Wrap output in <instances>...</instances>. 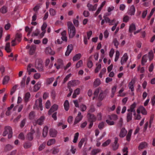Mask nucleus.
<instances>
[{"mask_svg":"<svg viewBox=\"0 0 155 155\" xmlns=\"http://www.w3.org/2000/svg\"><path fill=\"white\" fill-rule=\"evenodd\" d=\"M101 84V81L98 78H97L94 83V86L96 87L99 86Z\"/></svg>","mask_w":155,"mask_h":155,"instance_id":"34","label":"nucleus"},{"mask_svg":"<svg viewBox=\"0 0 155 155\" xmlns=\"http://www.w3.org/2000/svg\"><path fill=\"white\" fill-rule=\"evenodd\" d=\"M36 48V45H32L30 48V50L29 52V54L31 55L33 54Z\"/></svg>","mask_w":155,"mask_h":155,"instance_id":"21","label":"nucleus"},{"mask_svg":"<svg viewBox=\"0 0 155 155\" xmlns=\"http://www.w3.org/2000/svg\"><path fill=\"white\" fill-rule=\"evenodd\" d=\"M124 90V89L123 88H121V89L118 92V96L121 97H124L126 95V94L123 92Z\"/></svg>","mask_w":155,"mask_h":155,"instance_id":"26","label":"nucleus"},{"mask_svg":"<svg viewBox=\"0 0 155 155\" xmlns=\"http://www.w3.org/2000/svg\"><path fill=\"white\" fill-rule=\"evenodd\" d=\"M35 117V113L32 111L30 113L29 115V117L30 119L32 120Z\"/></svg>","mask_w":155,"mask_h":155,"instance_id":"56","label":"nucleus"},{"mask_svg":"<svg viewBox=\"0 0 155 155\" xmlns=\"http://www.w3.org/2000/svg\"><path fill=\"white\" fill-rule=\"evenodd\" d=\"M117 88V86H114L112 88V90H111L112 93L113 95L112 97L114 95V94L115 93V92L116 91Z\"/></svg>","mask_w":155,"mask_h":155,"instance_id":"62","label":"nucleus"},{"mask_svg":"<svg viewBox=\"0 0 155 155\" xmlns=\"http://www.w3.org/2000/svg\"><path fill=\"white\" fill-rule=\"evenodd\" d=\"M97 6V4L93 5L90 3H88L87 5V7L90 11H95L96 9Z\"/></svg>","mask_w":155,"mask_h":155,"instance_id":"12","label":"nucleus"},{"mask_svg":"<svg viewBox=\"0 0 155 155\" xmlns=\"http://www.w3.org/2000/svg\"><path fill=\"white\" fill-rule=\"evenodd\" d=\"M96 67L94 71L95 73H97L99 71V70L101 69V65L100 64H96Z\"/></svg>","mask_w":155,"mask_h":155,"instance_id":"39","label":"nucleus"},{"mask_svg":"<svg viewBox=\"0 0 155 155\" xmlns=\"http://www.w3.org/2000/svg\"><path fill=\"white\" fill-rule=\"evenodd\" d=\"M147 146V144L146 142H142L140 143L139 146V150H141L143 149L146 147Z\"/></svg>","mask_w":155,"mask_h":155,"instance_id":"30","label":"nucleus"},{"mask_svg":"<svg viewBox=\"0 0 155 155\" xmlns=\"http://www.w3.org/2000/svg\"><path fill=\"white\" fill-rule=\"evenodd\" d=\"M148 57L150 61H151L153 59V53L152 51H151L149 52Z\"/></svg>","mask_w":155,"mask_h":155,"instance_id":"38","label":"nucleus"},{"mask_svg":"<svg viewBox=\"0 0 155 155\" xmlns=\"http://www.w3.org/2000/svg\"><path fill=\"white\" fill-rule=\"evenodd\" d=\"M87 117L91 122L94 121L96 120V117L93 114H87Z\"/></svg>","mask_w":155,"mask_h":155,"instance_id":"22","label":"nucleus"},{"mask_svg":"<svg viewBox=\"0 0 155 155\" xmlns=\"http://www.w3.org/2000/svg\"><path fill=\"white\" fill-rule=\"evenodd\" d=\"M45 52L47 54H50L51 55H54L55 54V52L52 50L50 47H48L46 48Z\"/></svg>","mask_w":155,"mask_h":155,"instance_id":"15","label":"nucleus"},{"mask_svg":"<svg viewBox=\"0 0 155 155\" xmlns=\"http://www.w3.org/2000/svg\"><path fill=\"white\" fill-rule=\"evenodd\" d=\"M50 15L51 16L55 15L56 13V11L53 8H51L49 9Z\"/></svg>","mask_w":155,"mask_h":155,"instance_id":"49","label":"nucleus"},{"mask_svg":"<svg viewBox=\"0 0 155 155\" xmlns=\"http://www.w3.org/2000/svg\"><path fill=\"white\" fill-rule=\"evenodd\" d=\"M106 69L105 68H103L101 71L99 76L100 78H102L103 75L106 72Z\"/></svg>","mask_w":155,"mask_h":155,"instance_id":"42","label":"nucleus"},{"mask_svg":"<svg viewBox=\"0 0 155 155\" xmlns=\"http://www.w3.org/2000/svg\"><path fill=\"white\" fill-rule=\"evenodd\" d=\"M48 128L47 127L45 126L43 130L42 135L44 137H45L48 134Z\"/></svg>","mask_w":155,"mask_h":155,"instance_id":"23","label":"nucleus"},{"mask_svg":"<svg viewBox=\"0 0 155 155\" xmlns=\"http://www.w3.org/2000/svg\"><path fill=\"white\" fill-rule=\"evenodd\" d=\"M83 116L81 115L80 112L78 113L77 116L76 117L74 123V125H75L78 123L82 119Z\"/></svg>","mask_w":155,"mask_h":155,"instance_id":"5","label":"nucleus"},{"mask_svg":"<svg viewBox=\"0 0 155 155\" xmlns=\"http://www.w3.org/2000/svg\"><path fill=\"white\" fill-rule=\"evenodd\" d=\"M0 11L2 13H5L7 12V8L5 6H3L1 9Z\"/></svg>","mask_w":155,"mask_h":155,"instance_id":"53","label":"nucleus"},{"mask_svg":"<svg viewBox=\"0 0 155 155\" xmlns=\"http://www.w3.org/2000/svg\"><path fill=\"white\" fill-rule=\"evenodd\" d=\"M130 19V17L127 15H125L123 18V21L125 22H127Z\"/></svg>","mask_w":155,"mask_h":155,"instance_id":"52","label":"nucleus"},{"mask_svg":"<svg viewBox=\"0 0 155 155\" xmlns=\"http://www.w3.org/2000/svg\"><path fill=\"white\" fill-rule=\"evenodd\" d=\"M31 94L29 92H27L24 95L23 99L25 102H28L29 100Z\"/></svg>","mask_w":155,"mask_h":155,"instance_id":"16","label":"nucleus"},{"mask_svg":"<svg viewBox=\"0 0 155 155\" xmlns=\"http://www.w3.org/2000/svg\"><path fill=\"white\" fill-rule=\"evenodd\" d=\"M127 131L124 128H122L121 129L119 134V137H124L127 134Z\"/></svg>","mask_w":155,"mask_h":155,"instance_id":"13","label":"nucleus"},{"mask_svg":"<svg viewBox=\"0 0 155 155\" xmlns=\"http://www.w3.org/2000/svg\"><path fill=\"white\" fill-rule=\"evenodd\" d=\"M101 150L99 149H96L93 150L91 153V155H96L97 153L100 152Z\"/></svg>","mask_w":155,"mask_h":155,"instance_id":"48","label":"nucleus"},{"mask_svg":"<svg viewBox=\"0 0 155 155\" xmlns=\"http://www.w3.org/2000/svg\"><path fill=\"white\" fill-rule=\"evenodd\" d=\"M129 112L127 114V120L128 122L131 120L132 116V112Z\"/></svg>","mask_w":155,"mask_h":155,"instance_id":"46","label":"nucleus"},{"mask_svg":"<svg viewBox=\"0 0 155 155\" xmlns=\"http://www.w3.org/2000/svg\"><path fill=\"white\" fill-rule=\"evenodd\" d=\"M132 132L133 130L132 129H130L129 130L126 136L127 140V141H129L130 140Z\"/></svg>","mask_w":155,"mask_h":155,"instance_id":"28","label":"nucleus"},{"mask_svg":"<svg viewBox=\"0 0 155 155\" xmlns=\"http://www.w3.org/2000/svg\"><path fill=\"white\" fill-rule=\"evenodd\" d=\"M106 3V2L105 1H103L102 3L100 5L99 7L98 8L96 12L95 15L94 16L95 17H96L98 14L101 11L102 9V8L105 5Z\"/></svg>","mask_w":155,"mask_h":155,"instance_id":"11","label":"nucleus"},{"mask_svg":"<svg viewBox=\"0 0 155 155\" xmlns=\"http://www.w3.org/2000/svg\"><path fill=\"white\" fill-rule=\"evenodd\" d=\"M137 112L138 114L141 113L143 115H146L147 112L145 108L142 106L139 107L137 110Z\"/></svg>","mask_w":155,"mask_h":155,"instance_id":"4","label":"nucleus"},{"mask_svg":"<svg viewBox=\"0 0 155 155\" xmlns=\"http://www.w3.org/2000/svg\"><path fill=\"white\" fill-rule=\"evenodd\" d=\"M57 134V131L54 129H50L49 131V134L50 136L53 137H56Z\"/></svg>","mask_w":155,"mask_h":155,"instance_id":"14","label":"nucleus"},{"mask_svg":"<svg viewBox=\"0 0 155 155\" xmlns=\"http://www.w3.org/2000/svg\"><path fill=\"white\" fill-rule=\"evenodd\" d=\"M134 80H132L129 83V87L130 89L131 90V91H134Z\"/></svg>","mask_w":155,"mask_h":155,"instance_id":"31","label":"nucleus"},{"mask_svg":"<svg viewBox=\"0 0 155 155\" xmlns=\"http://www.w3.org/2000/svg\"><path fill=\"white\" fill-rule=\"evenodd\" d=\"M39 35V30L37 28L35 31L33 32L31 35L32 37H35Z\"/></svg>","mask_w":155,"mask_h":155,"instance_id":"44","label":"nucleus"},{"mask_svg":"<svg viewBox=\"0 0 155 155\" xmlns=\"http://www.w3.org/2000/svg\"><path fill=\"white\" fill-rule=\"evenodd\" d=\"M64 105L65 110L66 111H68V110L69 108V103L68 100H66L65 101L64 103Z\"/></svg>","mask_w":155,"mask_h":155,"instance_id":"24","label":"nucleus"},{"mask_svg":"<svg viewBox=\"0 0 155 155\" xmlns=\"http://www.w3.org/2000/svg\"><path fill=\"white\" fill-rule=\"evenodd\" d=\"M80 92V90L79 88H77L74 91L72 95V97L73 98H75L77 95H78Z\"/></svg>","mask_w":155,"mask_h":155,"instance_id":"20","label":"nucleus"},{"mask_svg":"<svg viewBox=\"0 0 155 155\" xmlns=\"http://www.w3.org/2000/svg\"><path fill=\"white\" fill-rule=\"evenodd\" d=\"M137 70L138 71H140L141 73H143L145 71L144 68L143 67H141L140 65L138 67Z\"/></svg>","mask_w":155,"mask_h":155,"instance_id":"50","label":"nucleus"},{"mask_svg":"<svg viewBox=\"0 0 155 155\" xmlns=\"http://www.w3.org/2000/svg\"><path fill=\"white\" fill-rule=\"evenodd\" d=\"M22 37V35L21 34H17L16 35V38L15 39L18 41H21V38Z\"/></svg>","mask_w":155,"mask_h":155,"instance_id":"51","label":"nucleus"},{"mask_svg":"<svg viewBox=\"0 0 155 155\" xmlns=\"http://www.w3.org/2000/svg\"><path fill=\"white\" fill-rule=\"evenodd\" d=\"M106 121L107 124L109 125H113L114 124V121H112L109 119L107 120Z\"/></svg>","mask_w":155,"mask_h":155,"instance_id":"64","label":"nucleus"},{"mask_svg":"<svg viewBox=\"0 0 155 155\" xmlns=\"http://www.w3.org/2000/svg\"><path fill=\"white\" fill-rule=\"evenodd\" d=\"M55 142V140L54 139H51L49 140L47 142V144L48 146H50L54 144Z\"/></svg>","mask_w":155,"mask_h":155,"instance_id":"41","label":"nucleus"},{"mask_svg":"<svg viewBox=\"0 0 155 155\" xmlns=\"http://www.w3.org/2000/svg\"><path fill=\"white\" fill-rule=\"evenodd\" d=\"M87 139L86 138H82L79 142L78 145V147L80 148H81L83 145L85 141H87Z\"/></svg>","mask_w":155,"mask_h":155,"instance_id":"19","label":"nucleus"},{"mask_svg":"<svg viewBox=\"0 0 155 155\" xmlns=\"http://www.w3.org/2000/svg\"><path fill=\"white\" fill-rule=\"evenodd\" d=\"M120 55L119 51L118 50L116 51L115 52V57L114 59V61L115 62H117L118 60Z\"/></svg>","mask_w":155,"mask_h":155,"instance_id":"43","label":"nucleus"},{"mask_svg":"<svg viewBox=\"0 0 155 155\" xmlns=\"http://www.w3.org/2000/svg\"><path fill=\"white\" fill-rule=\"evenodd\" d=\"M13 147L10 144L7 145L5 147V150L6 151L10 150L13 148Z\"/></svg>","mask_w":155,"mask_h":155,"instance_id":"55","label":"nucleus"},{"mask_svg":"<svg viewBox=\"0 0 155 155\" xmlns=\"http://www.w3.org/2000/svg\"><path fill=\"white\" fill-rule=\"evenodd\" d=\"M5 50L7 52H10L11 51V49L10 48V43L8 42L6 44Z\"/></svg>","mask_w":155,"mask_h":155,"instance_id":"33","label":"nucleus"},{"mask_svg":"<svg viewBox=\"0 0 155 155\" xmlns=\"http://www.w3.org/2000/svg\"><path fill=\"white\" fill-rule=\"evenodd\" d=\"M17 87L18 86L17 85H15L13 86L11 91L10 94L11 95H12L15 92Z\"/></svg>","mask_w":155,"mask_h":155,"instance_id":"58","label":"nucleus"},{"mask_svg":"<svg viewBox=\"0 0 155 155\" xmlns=\"http://www.w3.org/2000/svg\"><path fill=\"white\" fill-rule=\"evenodd\" d=\"M78 81L74 80L70 81L68 84V87L70 89L71 87H74L79 84Z\"/></svg>","mask_w":155,"mask_h":155,"instance_id":"9","label":"nucleus"},{"mask_svg":"<svg viewBox=\"0 0 155 155\" xmlns=\"http://www.w3.org/2000/svg\"><path fill=\"white\" fill-rule=\"evenodd\" d=\"M111 140L110 139H108L105 142H104L102 144L101 146L102 147H105L108 146L110 143Z\"/></svg>","mask_w":155,"mask_h":155,"instance_id":"37","label":"nucleus"},{"mask_svg":"<svg viewBox=\"0 0 155 155\" xmlns=\"http://www.w3.org/2000/svg\"><path fill=\"white\" fill-rule=\"evenodd\" d=\"M26 78V76L25 75L22 78V79L21 82V86L22 87H24L25 86V81Z\"/></svg>","mask_w":155,"mask_h":155,"instance_id":"45","label":"nucleus"},{"mask_svg":"<svg viewBox=\"0 0 155 155\" xmlns=\"http://www.w3.org/2000/svg\"><path fill=\"white\" fill-rule=\"evenodd\" d=\"M136 9L134 6L133 5L129 7L127 12V14L131 16L134 15Z\"/></svg>","mask_w":155,"mask_h":155,"instance_id":"3","label":"nucleus"},{"mask_svg":"<svg viewBox=\"0 0 155 155\" xmlns=\"http://www.w3.org/2000/svg\"><path fill=\"white\" fill-rule=\"evenodd\" d=\"M83 65V62L82 60L78 61L76 64V67L77 68H79L82 67Z\"/></svg>","mask_w":155,"mask_h":155,"instance_id":"36","label":"nucleus"},{"mask_svg":"<svg viewBox=\"0 0 155 155\" xmlns=\"http://www.w3.org/2000/svg\"><path fill=\"white\" fill-rule=\"evenodd\" d=\"M136 104L135 103H134L132 104L131 105L130 108L127 110V111L128 112H131L133 113L135 112V111L134 108L136 107Z\"/></svg>","mask_w":155,"mask_h":155,"instance_id":"17","label":"nucleus"},{"mask_svg":"<svg viewBox=\"0 0 155 155\" xmlns=\"http://www.w3.org/2000/svg\"><path fill=\"white\" fill-rule=\"evenodd\" d=\"M118 140V139L117 137H115L114 142L112 146L113 150H116L118 148L119 144L117 143Z\"/></svg>","mask_w":155,"mask_h":155,"instance_id":"10","label":"nucleus"},{"mask_svg":"<svg viewBox=\"0 0 155 155\" xmlns=\"http://www.w3.org/2000/svg\"><path fill=\"white\" fill-rule=\"evenodd\" d=\"M8 134V138L12 137V131L11 128L9 126H6L5 127V130L3 132V135L4 136H5Z\"/></svg>","mask_w":155,"mask_h":155,"instance_id":"2","label":"nucleus"},{"mask_svg":"<svg viewBox=\"0 0 155 155\" xmlns=\"http://www.w3.org/2000/svg\"><path fill=\"white\" fill-rule=\"evenodd\" d=\"M28 139L29 140H31L33 139V137L32 134L31 133H30L28 134L27 136Z\"/></svg>","mask_w":155,"mask_h":155,"instance_id":"59","label":"nucleus"},{"mask_svg":"<svg viewBox=\"0 0 155 155\" xmlns=\"http://www.w3.org/2000/svg\"><path fill=\"white\" fill-rule=\"evenodd\" d=\"M134 118L135 120H139L141 119V117L140 114L137 113V114H136V112L134 113Z\"/></svg>","mask_w":155,"mask_h":155,"instance_id":"47","label":"nucleus"},{"mask_svg":"<svg viewBox=\"0 0 155 155\" xmlns=\"http://www.w3.org/2000/svg\"><path fill=\"white\" fill-rule=\"evenodd\" d=\"M31 144L30 143H25L24 145V147L25 148L27 149L30 147Z\"/></svg>","mask_w":155,"mask_h":155,"instance_id":"57","label":"nucleus"},{"mask_svg":"<svg viewBox=\"0 0 155 155\" xmlns=\"http://www.w3.org/2000/svg\"><path fill=\"white\" fill-rule=\"evenodd\" d=\"M147 57L148 56L147 54H145L143 57L141 61V63L143 65H144L147 62Z\"/></svg>","mask_w":155,"mask_h":155,"instance_id":"32","label":"nucleus"},{"mask_svg":"<svg viewBox=\"0 0 155 155\" xmlns=\"http://www.w3.org/2000/svg\"><path fill=\"white\" fill-rule=\"evenodd\" d=\"M54 80V78L53 77L48 78L47 80L46 83L47 84H49L52 83Z\"/></svg>","mask_w":155,"mask_h":155,"instance_id":"54","label":"nucleus"},{"mask_svg":"<svg viewBox=\"0 0 155 155\" xmlns=\"http://www.w3.org/2000/svg\"><path fill=\"white\" fill-rule=\"evenodd\" d=\"M100 93L99 97L101 99H102L103 97H102V95L104 94L103 92L100 88H98L96 89L94 92V94L95 96H97L98 93Z\"/></svg>","mask_w":155,"mask_h":155,"instance_id":"8","label":"nucleus"},{"mask_svg":"<svg viewBox=\"0 0 155 155\" xmlns=\"http://www.w3.org/2000/svg\"><path fill=\"white\" fill-rule=\"evenodd\" d=\"M128 59V56L127 53H124L123 56L122 57L120 63L121 65H123L125 64L127 62Z\"/></svg>","mask_w":155,"mask_h":155,"instance_id":"6","label":"nucleus"},{"mask_svg":"<svg viewBox=\"0 0 155 155\" xmlns=\"http://www.w3.org/2000/svg\"><path fill=\"white\" fill-rule=\"evenodd\" d=\"M68 26L69 38H73L75 35V28L73 24L70 22H68Z\"/></svg>","mask_w":155,"mask_h":155,"instance_id":"1","label":"nucleus"},{"mask_svg":"<svg viewBox=\"0 0 155 155\" xmlns=\"http://www.w3.org/2000/svg\"><path fill=\"white\" fill-rule=\"evenodd\" d=\"M79 135V133L78 132L76 133L74 136V139L73 140V142L74 143H76L78 140V137Z\"/></svg>","mask_w":155,"mask_h":155,"instance_id":"35","label":"nucleus"},{"mask_svg":"<svg viewBox=\"0 0 155 155\" xmlns=\"http://www.w3.org/2000/svg\"><path fill=\"white\" fill-rule=\"evenodd\" d=\"M80 108L81 111H84L86 110L87 107L85 105L82 104L80 106Z\"/></svg>","mask_w":155,"mask_h":155,"instance_id":"60","label":"nucleus"},{"mask_svg":"<svg viewBox=\"0 0 155 155\" xmlns=\"http://www.w3.org/2000/svg\"><path fill=\"white\" fill-rule=\"evenodd\" d=\"M113 42L114 43V45L115 46L116 48H117L118 45L119 44V43L117 39L116 38H114L113 40Z\"/></svg>","mask_w":155,"mask_h":155,"instance_id":"40","label":"nucleus"},{"mask_svg":"<svg viewBox=\"0 0 155 155\" xmlns=\"http://www.w3.org/2000/svg\"><path fill=\"white\" fill-rule=\"evenodd\" d=\"M82 55L81 53H78L75 55L73 57L72 60L74 61H76L80 59Z\"/></svg>","mask_w":155,"mask_h":155,"instance_id":"18","label":"nucleus"},{"mask_svg":"<svg viewBox=\"0 0 155 155\" xmlns=\"http://www.w3.org/2000/svg\"><path fill=\"white\" fill-rule=\"evenodd\" d=\"M58 105L56 104H54L51 107L50 109L49 110L48 112V114L49 115H51V113L58 110Z\"/></svg>","mask_w":155,"mask_h":155,"instance_id":"7","label":"nucleus"},{"mask_svg":"<svg viewBox=\"0 0 155 155\" xmlns=\"http://www.w3.org/2000/svg\"><path fill=\"white\" fill-rule=\"evenodd\" d=\"M51 104L50 101L49 100H48L45 103V107L47 109H48L49 108Z\"/></svg>","mask_w":155,"mask_h":155,"instance_id":"63","label":"nucleus"},{"mask_svg":"<svg viewBox=\"0 0 155 155\" xmlns=\"http://www.w3.org/2000/svg\"><path fill=\"white\" fill-rule=\"evenodd\" d=\"M71 74H69L67 75L64 78L63 83H64L69 79V78L71 76Z\"/></svg>","mask_w":155,"mask_h":155,"instance_id":"61","label":"nucleus"},{"mask_svg":"<svg viewBox=\"0 0 155 155\" xmlns=\"http://www.w3.org/2000/svg\"><path fill=\"white\" fill-rule=\"evenodd\" d=\"M9 80V77L8 76H5L3 79L2 84H5L8 83Z\"/></svg>","mask_w":155,"mask_h":155,"instance_id":"27","label":"nucleus"},{"mask_svg":"<svg viewBox=\"0 0 155 155\" xmlns=\"http://www.w3.org/2000/svg\"><path fill=\"white\" fill-rule=\"evenodd\" d=\"M108 119L112 121H114V122L117 119V117L116 115H112L111 116H108Z\"/></svg>","mask_w":155,"mask_h":155,"instance_id":"25","label":"nucleus"},{"mask_svg":"<svg viewBox=\"0 0 155 155\" xmlns=\"http://www.w3.org/2000/svg\"><path fill=\"white\" fill-rule=\"evenodd\" d=\"M136 29L135 25L133 24H131L130 25L129 28V31L132 33Z\"/></svg>","mask_w":155,"mask_h":155,"instance_id":"29","label":"nucleus"}]
</instances>
